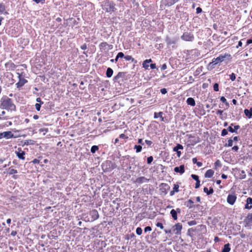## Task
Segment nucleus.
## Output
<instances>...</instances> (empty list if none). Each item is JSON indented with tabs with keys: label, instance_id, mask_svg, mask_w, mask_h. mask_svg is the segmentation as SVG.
Wrapping results in <instances>:
<instances>
[{
	"label": "nucleus",
	"instance_id": "f257e3e1",
	"mask_svg": "<svg viewBox=\"0 0 252 252\" xmlns=\"http://www.w3.org/2000/svg\"><path fill=\"white\" fill-rule=\"evenodd\" d=\"M0 108L8 111H15L16 106L12 100L7 96L2 97L0 100Z\"/></svg>",
	"mask_w": 252,
	"mask_h": 252
},
{
	"label": "nucleus",
	"instance_id": "f03ea898",
	"mask_svg": "<svg viewBox=\"0 0 252 252\" xmlns=\"http://www.w3.org/2000/svg\"><path fill=\"white\" fill-rule=\"evenodd\" d=\"M102 8L106 12L111 13L115 11L116 10L115 8V4L112 1L105 0L102 2Z\"/></svg>",
	"mask_w": 252,
	"mask_h": 252
},
{
	"label": "nucleus",
	"instance_id": "7ed1b4c3",
	"mask_svg": "<svg viewBox=\"0 0 252 252\" xmlns=\"http://www.w3.org/2000/svg\"><path fill=\"white\" fill-rule=\"evenodd\" d=\"M227 57H230V55L227 53H225L224 55L220 54L217 58L213 59L211 63L213 65H214L219 63H220L223 61L224 59Z\"/></svg>",
	"mask_w": 252,
	"mask_h": 252
},
{
	"label": "nucleus",
	"instance_id": "20e7f679",
	"mask_svg": "<svg viewBox=\"0 0 252 252\" xmlns=\"http://www.w3.org/2000/svg\"><path fill=\"white\" fill-rule=\"evenodd\" d=\"M17 74L18 75L19 81L16 84V85L18 88H20L23 86L28 81L19 73H17Z\"/></svg>",
	"mask_w": 252,
	"mask_h": 252
},
{
	"label": "nucleus",
	"instance_id": "39448f33",
	"mask_svg": "<svg viewBox=\"0 0 252 252\" xmlns=\"http://www.w3.org/2000/svg\"><path fill=\"white\" fill-rule=\"evenodd\" d=\"M181 38L185 41H191L193 40L194 37L191 33L186 32L182 35Z\"/></svg>",
	"mask_w": 252,
	"mask_h": 252
},
{
	"label": "nucleus",
	"instance_id": "423d86ee",
	"mask_svg": "<svg viewBox=\"0 0 252 252\" xmlns=\"http://www.w3.org/2000/svg\"><path fill=\"white\" fill-rule=\"evenodd\" d=\"M237 199V195L235 193L229 194L227 197V202L231 205H233Z\"/></svg>",
	"mask_w": 252,
	"mask_h": 252
},
{
	"label": "nucleus",
	"instance_id": "0eeeda50",
	"mask_svg": "<svg viewBox=\"0 0 252 252\" xmlns=\"http://www.w3.org/2000/svg\"><path fill=\"white\" fill-rule=\"evenodd\" d=\"M13 137H14V134L10 131H4L0 133V139L2 138L9 139Z\"/></svg>",
	"mask_w": 252,
	"mask_h": 252
},
{
	"label": "nucleus",
	"instance_id": "6e6552de",
	"mask_svg": "<svg viewBox=\"0 0 252 252\" xmlns=\"http://www.w3.org/2000/svg\"><path fill=\"white\" fill-rule=\"evenodd\" d=\"M90 215L91 217V221L96 220L99 218V215L97 210L94 209L90 212Z\"/></svg>",
	"mask_w": 252,
	"mask_h": 252
},
{
	"label": "nucleus",
	"instance_id": "1a4fd4ad",
	"mask_svg": "<svg viewBox=\"0 0 252 252\" xmlns=\"http://www.w3.org/2000/svg\"><path fill=\"white\" fill-rule=\"evenodd\" d=\"M179 0H162L161 2L167 7L171 6L177 3Z\"/></svg>",
	"mask_w": 252,
	"mask_h": 252
},
{
	"label": "nucleus",
	"instance_id": "9d476101",
	"mask_svg": "<svg viewBox=\"0 0 252 252\" xmlns=\"http://www.w3.org/2000/svg\"><path fill=\"white\" fill-rule=\"evenodd\" d=\"M15 153L19 159H25L24 155H25V152L22 150L21 148H18L17 151H16Z\"/></svg>",
	"mask_w": 252,
	"mask_h": 252
},
{
	"label": "nucleus",
	"instance_id": "9b49d317",
	"mask_svg": "<svg viewBox=\"0 0 252 252\" xmlns=\"http://www.w3.org/2000/svg\"><path fill=\"white\" fill-rule=\"evenodd\" d=\"M174 231H176L175 233L177 235L181 234V231L182 229V225L180 223H177L174 226Z\"/></svg>",
	"mask_w": 252,
	"mask_h": 252
},
{
	"label": "nucleus",
	"instance_id": "f8f14e48",
	"mask_svg": "<svg viewBox=\"0 0 252 252\" xmlns=\"http://www.w3.org/2000/svg\"><path fill=\"white\" fill-rule=\"evenodd\" d=\"M99 48L101 50H105L107 47L108 48V49H111L112 48V45H109L107 42H101L99 44Z\"/></svg>",
	"mask_w": 252,
	"mask_h": 252
},
{
	"label": "nucleus",
	"instance_id": "ddd939ff",
	"mask_svg": "<svg viewBox=\"0 0 252 252\" xmlns=\"http://www.w3.org/2000/svg\"><path fill=\"white\" fill-rule=\"evenodd\" d=\"M233 126V124H231L230 126L228 127V130L231 133H237V130L240 128V126L239 125L234 126V128H232V126Z\"/></svg>",
	"mask_w": 252,
	"mask_h": 252
},
{
	"label": "nucleus",
	"instance_id": "4468645a",
	"mask_svg": "<svg viewBox=\"0 0 252 252\" xmlns=\"http://www.w3.org/2000/svg\"><path fill=\"white\" fill-rule=\"evenodd\" d=\"M252 198L248 197L246 199V204L245 205V208L250 210L252 208Z\"/></svg>",
	"mask_w": 252,
	"mask_h": 252
},
{
	"label": "nucleus",
	"instance_id": "2eb2a0df",
	"mask_svg": "<svg viewBox=\"0 0 252 252\" xmlns=\"http://www.w3.org/2000/svg\"><path fill=\"white\" fill-rule=\"evenodd\" d=\"M174 171L175 172L182 174L185 172V166L184 165H181L179 167H175L174 169Z\"/></svg>",
	"mask_w": 252,
	"mask_h": 252
},
{
	"label": "nucleus",
	"instance_id": "dca6fc26",
	"mask_svg": "<svg viewBox=\"0 0 252 252\" xmlns=\"http://www.w3.org/2000/svg\"><path fill=\"white\" fill-rule=\"evenodd\" d=\"M147 181L148 179L145 177H140L136 179L135 183L138 184H142L143 183L147 182Z\"/></svg>",
	"mask_w": 252,
	"mask_h": 252
},
{
	"label": "nucleus",
	"instance_id": "f3484780",
	"mask_svg": "<svg viewBox=\"0 0 252 252\" xmlns=\"http://www.w3.org/2000/svg\"><path fill=\"white\" fill-rule=\"evenodd\" d=\"M165 41L167 45L175 44L176 43V39L171 38L168 36L166 37Z\"/></svg>",
	"mask_w": 252,
	"mask_h": 252
},
{
	"label": "nucleus",
	"instance_id": "a211bd4d",
	"mask_svg": "<svg viewBox=\"0 0 252 252\" xmlns=\"http://www.w3.org/2000/svg\"><path fill=\"white\" fill-rule=\"evenodd\" d=\"M5 66L7 68H8L9 70H13L16 68L15 64L11 62L7 63L5 64Z\"/></svg>",
	"mask_w": 252,
	"mask_h": 252
},
{
	"label": "nucleus",
	"instance_id": "6ab92c4d",
	"mask_svg": "<svg viewBox=\"0 0 252 252\" xmlns=\"http://www.w3.org/2000/svg\"><path fill=\"white\" fill-rule=\"evenodd\" d=\"M244 114L248 118H251L252 117V107L250 110L245 109Z\"/></svg>",
	"mask_w": 252,
	"mask_h": 252
},
{
	"label": "nucleus",
	"instance_id": "aec40b11",
	"mask_svg": "<svg viewBox=\"0 0 252 252\" xmlns=\"http://www.w3.org/2000/svg\"><path fill=\"white\" fill-rule=\"evenodd\" d=\"M152 62V60L150 59H147L145 60L142 63L143 67L145 68L146 69H148L149 68V63H151Z\"/></svg>",
	"mask_w": 252,
	"mask_h": 252
},
{
	"label": "nucleus",
	"instance_id": "412c9836",
	"mask_svg": "<svg viewBox=\"0 0 252 252\" xmlns=\"http://www.w3.org/2000/svg\"><path fill=\"white\" fill-rule=\"evenodd\" d=\"M125 73L124 72H119L117 75H116L114 78H113V80L114 81H117L119 79H120V78H123L125 76Z\"/></svg>",
	"mask_w": 252,
	"mask_h": 252
},
{
	"label": "nucleus",
	"instance_id": "4be33fe9",
	"mask_svg": "<svg viewBox=\"0 0 252 252\" xmlns=\"http://www.w3.org/2000/svg\"><path fill=\"white\" fill-rule=\"evenodd\" d=\"M187 103L188 105L194 106L195 105L194 99L192 97H189L187 100Z\"/></svg>",
	"mask_w": 252,
	"mask_h": 252
},
{
	"label": "nucleus",
	"instance_id": "5701e85b",
	"mask_svg": "<svg viewBox=\"0 0 252 252\" xmlns=\"http://www.w3.org/2000/svg\"><path fill=\"white\" fill-rule=\"evenodd\" d=\"M214 172L213 170H212V169L208 170L205 174V177L206 178H211L213 176V175H214Z\"/></svg>",
	"mask_w": 252,
	"mask_h": 252
},
{
	"label": "nucleus",
	"instance_id": "b1692460",
	"mask_svg": "<svg viewBox=\"0 0 252 252\" xmlns=\"http://www.w3.org/2000/svg\"><path fill=\"white\" fill-rule=\"evenodd\" d=\"M217 114L219 115L220 118L221 120H224L226 118V114H225L224 115L223 114V111L221 110H218L217 111Z\"/></svg>",
	"mask_w": 252,
	"mask_h": 252
},
{
	"label": "nucleus",
	"instance_id": "393cba45",
	"mask_svg": "<svg viewBox=\"0 0 252 252\" xmlns=\"http://www.w3.org/2000/svg\"><path fill=\"white\" fill-rule=\"evenodd\" d=\"M230 251V244L229 243H227L224 245L223 248L221 250V252H229Z\"/></svg>",
	"mask_w": 252,
	"mask_h": 252
},
{
	"label": "nucleus",
	"instance_id": "a878e982",
	"mask_svg": "<svg viewBox=\"0 0 252 252\" xmlns=\"http://www.w3.org/2000/svg\"><path fill=\"white\" fill-rule=\"evenodd\" d=\"M204 192L206 193L207 195H210L214 192V189L212 188H210L209 189L207 187H205L203 189Z\"/></svg>",
	"mask_w": 252,
	"mask_h": 252
},
{
	"label": "nucleus",
	"instance_id": "bb28decb",
	"mask_svg": "<svg viewBox=\"0 0 252 252\" xmlns=\"http://www.w3.org/2000/svg\"><path fill=\"white\" fill-rule=\"evenodd\" d=\"M113 73V70L112 68L110 67H108L107 69L106 72V75L107 77L110 78L112 77Z\"/></svg>",
	"mask_w": 252,
	"mask_h": 252
},
{
	"label": "nucleus",
	"instance_id": "cd10ccee",
	"mask_svg": "<svg viewBox=\"0 0 252 252\" xmlns=\"http://www.w3.org/2000/svg\"><path fill=\"white\" fill-rule=\"evenodd\" d=\"M170 214L173 218V219L175 220H177L178 219L177 214L176 213L175 210L172 209L170 211Z\"/></svg>",
	"mask_w": 252,
	"mask_h": 252
},
{
	"label": "nucleus",
	"instance_id": "c85d7f7f",
	"mask_svg": "<svg viewBox=\"0 0 252 252\" xmlns=\"http://www.w3.org/2000/svg\"><path fill=\"white\" fill-rule=\"evenodd\" d=\"M126 60V61H131L132 63H136L137 61L134 58L132 57V56L129 55L125 56V58Z\"/></svg>",
	"mask_w": 252,
	"mask_h": 252
},
{
	"label": "nucleus",
	"instance_id": "c756f323",
	"mask_svg": "<svg viewBox=\"0 0 252 252\" xmlns=\"http://www.w3.org/2000/svg\"><path fill=\"white\" fill-rule=\"evenodd\" d=\"M35 141L32 139L25 140L24 141V145H33Z\"/></svg>",
	"mask_w": 252,
	"mask_h": 252
},
{
	"label": "nucleus",
	"instance_id": "7c9ffc66",
	"mask_svg": "<svg viewBox=\"0 0 252 252\" xmlns=\"http://www.w3.org/2000/svg\"><path fill=\"white\" fill-rule=\"evenodd\" d=\"M193 201L191 200V199H189L186 203V205L187 206V207H188L189 208H192L193 207Z\"/></svg>",
	"mask_w": 252,
	"mask_h": 252
},
{
	"label": "nucleus",
	"instance_id": "2f4dec72",
	"mask_svg": "<svg viewBox=\"0 0 252 252\" xmlns=\"http://www.w3.org/2000/svg\"><path fill=\"white\" fill-rule=\"evenodd\" d=\"M182 149H183V146L180 144H177L176 146L173 148V150L174 152H177L179 151V150Z\"/></svg>",
	"mask_w": 252,
	"mask_h": 252
},
{
	"label": "nucleus",
	"instance_id": "473e14b6",
	"mask_svg": "<svg viewBox=\"0 0 252 252\" xmlns=\"http://www.w3.org/2000/svg\"><path fill=\"white\" fill-rule=\"evenodd\" d=\"M246 220L247 221L248 223H250L252 221V214L249 213L248 214Z\"/></svg>",
	"mask_w": 252,
	"mask_h": 252
},
{
	"label": "nucleus",
	"instance_id": "72a5a7b5",
	"mask_svg": "<svg viewBox=\"0 0 252 252\" xmlns=\"http://www.w3.org/2000/svg\"><path fill=\"white\" fill-rule=\"evenodd\" d=\"M162 112H160L159 113H156L155 112L154 114V118H158V117H160L161 118V121H163V118L162 116Z\"/></svg>",
	"mask_w": 252,
	"mask_h": 252
},
{
	"label": "nucleus",
	"instance_id": "f704fd0d",
	"mask_svg": "<svg viewBox=\"0 0 252 252\" xmlns=\"http://www.w3.org/2000/svg\"><path fill=\"white\" fill-rule=\"evenodd\" d=\"M134 149H136V153H139L142 151V147L141 145H135L134 147Z\"/></svg>",
	"mask_w": 252,
	"mask_h": 252
},
{
	"label": "nucleus",
	"instance_id": "c9c22d12",
	"mask_svg": "<svg viewBox=\"0 0 252 252\" xmlns=\"http://www.w3.org/2000/svg\"><path fill=\"white\" fill-rule=\"evenodd\" d=\"M98 150V147L97 146H96V145H94V146H93L92 147H91V152L94 154L95 153V152L96 151H97Z\"/></svg>",
	"mask_w": 252,
	"mask_h": 252
},
{
	"label": "nucleus",
	"instance_id": "e433bc0d",
	"mask_svg": "<svg viewBox=\"0 0 252 252\" xmlns=\"http://www.w3.org/2000/svg\"><path fill=\"white\" fill-rule=\"evenodd\" d=\"M8 174L10 175L16 174L17 173V170L14 169H10L9 168L8 172Z\"/></svg>",
	"mask_w": 252,
	"mask_h": 252
},
{
	"label": "nucleus",
	"instance_id": "4c0bfd02",
	"mask_svg": "<svg viewBox=\"0 0 252 252\" xmlns=\"http://www.w3.org/2000/svg\"><path fill=\"white\" fill-rule=\"evenodd\" d=\"M5 10L4 5L2 3H0V13H3Z\"/></svg>",
	"mask_w": 252,
	"mask_h": 252
},
{
	"label": "nucleus",
	"instance_id": "58836bf2",
	"mask_svg": "<svg viewBox=\"0 0 252 252\" xmlns=\"http://www.w3.org/2000/svg\"><path fill=\"white\" fill-rule=\"evenodd\" d=\"M228 129H223L221 131V135L222 136H224L228 133Z\"/></svg>",
	"mask_w": 252,
	"mask_h": 252
},
{
	"label": "nucleus",
	"instance_id": "ea45409f",
	"mask_svg": "<svg viewBox=\"0 0 252 252\" xmlns=\"http://www.w3.org/2000/svg\"><path fill=\"white\" fill-rule=\"evenodd\" d=\"M179 186L178 184H174V187L173 188V189L176 192H178L179 191Z\"/></svg>",
	"mask_w": 252,
	"mask_h": 252
},
{
	"label": "nucleus",
	"instance_id": "a19ab883",
	"mask_svg": "<svg viewBox=\"0 0 252 252\" xmlns=\"http://www.w3.org/2000/svg\"><path fill=\"white\" fill-rule=\"evenodd\" d=\"M233 145V140L231 139H228L227 144H226L225 146L231 147Z\"/></svg>",
	"mask_w": 252,
	"mask_h": 252
},
{
	"label": "nucleus",
	"instance_id": "79ce46f5",
	"mask_svg": "<svg viewBox=\"0 0 252 252\" xmlns=\"http://www.w3.org/2000/svg\"><path fill=\"white\" fill-rule=\"evenodd\" d=\"M215 166L216 167H220L221 166V164L220 160L218 159L214 163Z\"/></svg>",
	"mask_w": 252,
	"mask_h": 252
},
{
	"label": "nucleus",
	"instance_id": "37998d69",
	"mask_svg": "<svg viewBox=\"0 0 252 252\" xmlns=\"http://www.w3.org/2000/svg\"><path fill=\"white\" fill-rule=\"evenodd\" d=\"M136 234L138 235H140L142 233V230L140 227H137L136 229Z\"/></svg>",
	"mask_w": 252,
	"mask_h": 252
},
{
	"label": "nucleus",
	"instance_id": "c03bdc74",
	"mask_svg": "<svg viewBox=\"0 0 252 252\" xmlns=\"http://www.w3.org/2000/svg\"><path fill=\"white\" fill-rule=\"evenodd\" d=\"M213 89L215 91L218 92L219 90V84L218 83H215L213 86Z\"/></svg>",
	"mask_w": 252,
	"mask_h": 252
},
{
	"label": "nucleus",
	"instance_id": "a18cd8bd",
	"mask_svg": "<svg viewBox=\"0 0 252 252\" xmlns=\"http://www.w3.org/2000/svg\"><path fill=\"white\" fill-rule=\"evenodd\" d=\"M229 76L232 81H234L236 79V75L234 73H231Z\"/></svg>",
	"mask_w": 252,
	"mask_h": 252
},
{
	"label": "nucleus",
	"instance_id": "49530a36",
	"mask_svg": "<svg viewBox=\"0 0 252 252\" xmlns=\"http://www.w3.org/2000/svg\"><path fill=\"white\" fill-rule=\"evenodd\" d=\"M153 160V158L152 156H150L147 158V163L151 164Z\"/></svg>",
	"mask_w": 252,
	"mask_h": 252
},
{
	"label": "nucleus",
	"instance_id": "de8ad7c7",
	"mask_svg": "<svg viewBox=\"0 0 252 252\" xmlns=\"http://www.w3.org/2000/svg\"><path fill=\"white\" fill-rule=\"evenodd\" d=\"M188 223L189 226L194 225L196 224V221L195 220H191L188 221Z\"/></svg>",
	"mask_w": 252,
	"mask_h": 252
},
{
	"label": "nucleus",
	"instance_id": "09e8293b",
	"mask_svg": "<svg viewBox=\"0 0 252 252\" xmlns=\"http://www.w3.org/2000/svg\"><path fill=\"white\" fill-rule=\"evenodd\" d=\"M41 104H39L38 103L35 104V107L37 111H39L40 110Z\"/></svg>",
	"mask_w": 252,
	"mask_h": 252
},
{
	"label": "nucleus",
	"instance_id": "8fccbe9b",
	"mask_svg": "<svg viewBox=\"0 0 252 252\" xmlns=\"http://www.w3.org/2000/svg\"><path fill=\"white\" fill-rule=\"evenodd\" d=\"M191 178L193 179H194L196 181L199 180V177H198V176L197 175H194V174H192L191 175Z\"/></svg>",
	"mask_w": 252,
	"mask_h": 252
},
{
	"label": "nucleus",
	"instance_id": "3c124183",
	"mask_svg": "<svg viewBox=\"0 0 252 252\" xmlns=\"http://www.w3.org/2000/svg\"><path fill=\"white\" fill-rule=\"evenodd\" d=\"M117 56H118V58H125V55H124V54L123 53V52H119L118 53V54H117Z\"/></svg>",
	"mask_w": 252,
	"mask_h": 252
},
{
	"label": "nucleus",
	"instance_id": "603ef678",
	"mask_svg": "<svg viewBox=\"0 0 252 252\" xmlns=\"http://www.w3.org/2000/svg\"><path fill=\"white\" fill-rule=\"evenodd\" d=\"M152 230V228L150 226H147L144 229V232H147Z\"/></svg>",
	"mask_w": 252,
	"mask_h": 252
},
{
	"label": "nucleus",
	"instance_id": "864d4df0",
	"mask_svg": "<svg viewBox=\"0 0 252 252\" xmlns=\"http://www.w3.org/2000/svg\"><path fill=\"white\" fill-rule=\"evenodd\" d=\"M156 226L157 227H160L161 229H163V226L161 222H158L156 224Z\"/></svg>",
	"mask_w": 252,
	"mask_h": 252
},
{
	"label": "nucleus",
	"instance_id": "5fc2aeb1",
	"mask_svg": "<svg viewBox=\"0 0 252 252\" xmlns=\"http://www.w3.org/2000/svg\"><path fill=\"white\" fill-rule=\"evenodd\" d=\"M160 92L162 94H166L167 92L166 89L163 88L160 90Z\"/></svg>",
	"mask_w": 252,
	"mask_h": 252
},
{
	"label": "nucleus",
	"instance_id": "6e6d98bb",
	"mask_svg": "<svg viewBox=\"0 0 252 252\" xmlns=\"http://www.w3.org/2000/svg\"><path fill=\"white\" fill-rule=\"evenodd\" d=\"M200 181H199V180H198V181H196V184H195V188L196 189H197V188H198L200 187Z\"/></svg>",
	"mask_w": 252,
	"mask_h": 252
},
{
	"label": "nucleus",
	"instance_id": "4d7b16f0",
	"mask_svg": "<svg viewBox=\"0 0 252 252\" xmlns=\"http://www.w3.org/2000/svg\"><path fill=\"white\" fill-rule=\"evenodd\" d=\"M202 10L201 8H200V7H198L196 8V13L197 14L200 13L202 12Z\"/></svg>",
	"mask_w": 252,
	"mask_h": 252
},
{
	"label": "nucleus",
	"instance_id": "13d9d810",
	"mask_svg": "<svg viewBox=\"0 0 252 252\" xmlns=\"http://www.w3.org/2000/svg\"><path fill=\"white\" fill-rule=\"evenodd\" d=\"M220 100L223 103L226 102L227 101L226 98L224 96H221L220 98Z\"/></svg>",
	"mask_w": 252,
	"mask_h": 252
},
{
	"label": "nucleus",
	"instance_id": "bf43d9fd",
	"mask_svg": "<svg viewBox=\"0 0 252 252\" xmlns=\"http://www.w3.org/2000/svg\"><path fill=\"white\" fill-rule=\"evenodd\" d=\"M167 68V65L166 64V63H164L162 65H161V70H165Z\"/></svg>",
	"mask_w": 252,
	"mask_h": 252
},
{
	"label": "nucleus",
	"instance_id": "052dcab7",
	"mask_svg": "<svg viewBox=\"0 0 252 252\" xmlns=\"http://www.w3.org/2000/svg\"><path fill=\"white\" fill-rule=\"evenodd\" d=\"M87 48V45L86 44H84L81 46V49L82 50H86Z\"/></svg>",
	"mask_w": 252,
	"mask_h": 252
},
{
	"label": "nucleus",
	"instance_id": "680f3d73",
	"mask_svg": "<svg viewBox=\"0 0 252 252\" xmlns=\"http://www.w3.org/2000/svg\"><path fill=\"white\" fill-rule=\"evenodd\" d=\"M145 142L148 146H151L152 144V142L150 140H146Z\"/></svg>",
	"mask_w": 252,
	"mask_h": 252
},
{
	"label": "nucleus",
	"instance_id": "e2e57ef3",
	"mask_svg": "<svg viewBox=\"0 0 252 252\" xmlns=\"http://www.w3.org/2000/svg\"><path fill=\"white\" fill-rule=\"evenodd\" d=\"M194 231V229L193 228H189L188 229V235L190 236H192V235L190 234V231Z\"/></svg>",
	"mask_w": 252,
	"mask_h": 252
},
{
	"label": "nucleus",
	"instance_id": "0e129e2a",
	"mask_svg": "<svg viewBox=\"0 0 252 252\" xmlns=\"http://www.w3.org/2000/svg\"><path fill=\"white\" fill-rule=\"evenodd\" d=\"M138 143L139 144H140L142 145H144V143L143 141V140L142 139H138Z\"/></svg>",
	"mask_w": 252,
	"mask_h": 252
},
{
	"label": "nucleus",
	"instance_id": "69168bd1",
	"mask_svg": "<svg viewBox=\"0 0 252 252\" xmlns=\"http://www.w3.org/2000/svg\"><path fill=\"white\" fill-rule=\"evenodd\" d=\"M36 101L37 102H39L40 103L39 104H43V102H42L41 100V98L40 97H38L36 98Z\"/></svg>",
	"mask_w": 252,
	"mask_h": 252
},
{
	"label": "nucleus",
	"instance_id": "338daca9",
	"mask_svg": "<svg viewBox=\"0 0 252 252\" xmlns=\"http://www.w3.org/2000/svg\"><path fill=\"white\" fill-rule=\"evenodd\" d=\"M150 67L152 69L156 68V64L155 63H151L150 64Z\"/></svg>",
	"mask_w": 252,
	"mask_h": 252
},
{
	"label": "nucleus",
	"instance_id": "774afa93",
	"mask_svg": "<svg viewBox=\"0 0 252 252\" xmlns=\"http://www.w3.org/2000/svg\"><path fill=\"white\" fill-rule=\"evenodd\" d=\"M251 43H252V39H249L247 40V45H248L249 44H251Z\"/></svg>",
	"mask_w": 252,
	"mask_h": 252
}]
</instances>
